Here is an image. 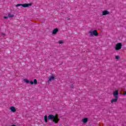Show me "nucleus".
<instances>
[{"label": "nucleus", "mask_w": 126, "mask_h": 126, "mask_svg": "<svg viewBox=\"0 0 126 126\" xmlns=\"http://www.w3.org/2000/svg\"><path fill=\"white\" fill-rule=\"evenodd\" d=\"M48 119L51 120L55 124H59L60 122V118H59V115L56 114L55 115H49L48 116Z\"/></svg>", "instance_id": "1"}, {"label": "nucleus", "mask_w": 126, "mask_h": 126, "mask_svg": "<svg viewBox=\"0 0 126 126\" xmlns=\"http://www.w3.org/2000/svg\"><path fill=\"white\" fill-rule=\"evenodd\" d=\"M70 19L69 18V19H67V20H70Z\"/></svg>", "instance_id": "24"}, {"label": "nucleus", "mask_w": 126, "mask_h": 126, "mask_svg": "<svg viewBox=\"0 0 126 126\" xmlns=\"http://www.w3.org/2000/svg\"><path fill=\"white\" fill-rule=\"evenodd\" d=\"M10 110H11V112H13V113H14V112H16V109L14 106H11L10 108Z\"/></svg>", "instance_id": "11"}, {"label": "nucleus", "mask_w": 126, "mask_h": 126, "mask_svg": "<svg viewBox=\"0 0 126 126\" xmlns=\"http://www.w3.org/2000/svg\"><path fill=\"white\" fill-rule=\"evenodd\" d=\"M32 5V3H24V4H18L16 5V7L18 6H23V7H28V6H31Z\"/></svg>", "instance_id": "3"}, {"label": "nucleus", "mask_w": 126, "mask_h": 126, "mask_svg": "<svg viewBox=\"0 0 126 126\" xmlns=\"http://www.w3.org/2000/svg\"><path fill=\"white\" fill-rule=\"evenodd\" d=\"M113 96L115 97L119 98V90H116L113 92Z\"/></svg>", "instance_id": "6"}, {"label": "nucleus", "mask_w": 126, "mask_h": 126, "mask_svg": "<svg viewBox=\"0 0 126 126\" xmlns=\"http://www.w3.org/2000/svg\"><path fill=\"white\" fill-rule=\"evenodd\" d=\"M16 126V125H12V126Z\"/></svg>", "instance_id": "23"}, {"label": "nucleus", "mask_w": 126, "mask_h": 126, "mask_svg": "<svg viewBox=\"0 0 126 126\" xmlns=\"http://www.w3.org/2000/svg\"><path fill=\"white\" fill-rule=\"evenodd\" d=\"M24 81L25 82H26V83H29V80H28V79H24Z\"/></svg>", "instance_id": "14"}, {"label": "nucleus", "mask_w": 126, "mask_h": 126, "mask_svg": "<svg viewBox=\"0 0 126 126\" xmlns=\"http://www.w3.org/2000/svg\"><path fill=\"white\" fill-rule=\"evenodd\" d=\"M55 79H56V78H55V75H51L49 77V79L48 81V83H50V82H51V81H54V80H55Z\"/></svg>", "instance_id": "5"}, {"label": "nucleus", "mask_w": 126, "mask_h": 126, "mask_svg": "<svg viewBox=\"0 0 126 126\" xmlns=\"http://www.w3.org/2000/svg\"><path fill=\"white\" fill-rule=\"evenodd\" d=\"M108 14H110V12L108 11L107 10L102 11V16L107 15Z\"/></svg>", "instance_id": "9"}, {"label": "nucleus", "mask_w": 126, "mask_h": 126, "mask_svg": "<svg viewBox=\"0 0 126 126\" xmlns=\"http://www.w3.org/2000/svg\"><path fill=\"white\" fill-rule=\"evenodd\" d=\"M89 33L90 34V37H93V36H95V37H97V36L99 35V33H98V31L96 30L93 31H90Z\"/></svg>", "instance_id": "2"}, {"label": "nucleus", "mask_w": 126, "mask_h": 126, "mask_svg": "<svg viewBox=\"0 0 126 126\" xmlns=\"http://www.w3.org/2000/svg\"><path fill=\"white\" fill-rule=\"evenodd\" d=\"M3 18H4V19H7V18H8V17H7V16H4Z\"/></svg>", "instance_id": "19"}, {"label": "nucleus", "mask_w": 126, "mask_h": 126, "mask_svg": "<svg viewBox=\"0 0 126 126\" xmlns=\"http://www.w3.org/2000/svg\"><path fill=\"white\" fill-rule=\"evenodd\" d=\"M122 47H123V44H122V43L121 42L118 43L115 46V50L120 51V50L122 49Z\"/></svg>", "instance_id": "4"}, {"label": "nucleus", "mask_w": 126, "mask_h": 126, "mask_svg": "<svg viewBox=\"0 0 126 126\" xmlns=\"http://www.w3.org/2000/svg\"><path fill=\"white\" fill-rule=\"evenodd\" d=\"M59 44H63V40H60V41L59 42Z\"/></svg>", "instance_id": "16"}, {"label": "nucleus", "mask_w": 126, "mask_h": 126, "mask_svg": "<svg viewBox=\"0 0 126 126\" xmlns=\"http://www.w3.org/2000/svg\"><path fill=\"white\" fill-rule=\"evenodd\" d=\"M1 34L3 35V36H5V33H3V32H2L1 33Z\"/></svg>", "instance_id": "20"}, {"label": "nucleus", "mask_w": 126, "mask_h": 126, "mask_svg": "<svg viewBox=\"0 0 126 126\" xmlns=\"http://www.w3.org/2000/svg\"><path fill=\"white\" fill-rule=\"evenodd\" d=\"M115 59H116V60H120V56H116L115 57Z\"/></svg>", "instance_id": "15"}, {"label": "nucleus", "mask_w": 126, "mask_h": 126, "mask_svg": "<svg viewBox=\"0 0 126 126\" xmlns=\"http://www.w3.org/2000/svg\"><path fill=\"white\" fill-rule=\"evenodd\" d=\"M8 17H13V15L9 14Z\"/></svg>", "instance_id": "18"}, {"label": "nucleus", "mask_w": 126, "mask_h": 126, "mask_svg": "<svg viewBox=\"0 0 126 126\" xmlns=\"http://www.w3.org/2000/svg\"><path fill=\"white\" fill-rule=\"evenodd\" d=\"M44 120H45V123H47L48 122V117L47 116V115L45 116Z\"/></svg>", "instance_id": "12"}, {"label": "nucleus", "mask_w": 126, "mask_h": 126, "mask_svg": "<svg viewBox=\"0 0 126 126\" xmlns=\"http://www.w3.org/2000/svg\"><path fill=\"white\" fill-rule=\"evenodd\" d=\"M82 122L83 123V124H87L88 122V118H85L82 120Z\"/></svg>", "instance_id": "8"}, {"label": "nucleus", "mask_w": 126, "mask_h": 126, "mask_svg": "<svg viewBox=\"0 0 126 126\" xmlns=\"http://www.w3.org/2000/svg\"><path fill=\"white\" fill-rule=\"evenodd\" d=\"M37 79H34L33 80V84H34V85H37Z\"/></svg>", "instance_id": "13"}, {"label": "nucleus", "mask_w": 126, "mask_h": 126, "mask_svg": "<svg viewBox=\"0 0 126 126\" xmlns=\"http://www.w3.org/2000/svg\"><path fill=\"white\" fill-rule=\"evenodd\" d=\"M30 83L32 85H33V84H34V82L33 81H30Z\"/></svg>", "instance_id": "17"}, {"label": "nucleus", "mask_w": 126, "mask_h": 126, "mask_svg": "<svg viewBox=\"0 0 126 126\" xmlns=\"http://www.w3.org/2000/svg\"><path fill=\"white\" fill-rule=\"evenodd\" d=\"M118 97H115V98L112 99L111 100V103L113 104L114 103H116V102H117L118 101Z\"/></svg>", "instance_id": "10"}, {"label": "nucleus", "mask_w": 126, "mask_h": 126, "mask_svg": "<svg viewBox=\"0 0 126 126\" xmlns=\"http://www.w3.org/2000/svg\"><path fill=\"white\" fill-rule=\"evenodd\" d=\"M123 95H126V92H124V94H123Z\"/></svg>", "instance_id": "22"}, {"label": "nucleus", "mask_w": 126, "mask_h": 126, "mask_svg": "<svg viewBox=\"0 0 126 126\" xmlns=\"http://www.w3.org/2000/svg\"><path fill=\"white\" fill-rule=\"evenodd\" d=\"M58 32H59V29L56 28L53 30L52 33L53 35H57V33H58Z\"/></svg>", "instance_id": "7"}, {"label": "nucleus", "mask_w": 126, "mask_h": 126, "mask_svg": "<svg viewBox=\"0 0 126 126\" xmlns=\"http://www.w3.org/2000/svg\"><path fill=\"white\" fill-rule=\"evenodd\" d=\"M73 87V85H71V86H70V88H72Z\"/></svg>", "instance_id": "21"}]
</instances>
